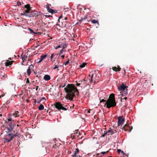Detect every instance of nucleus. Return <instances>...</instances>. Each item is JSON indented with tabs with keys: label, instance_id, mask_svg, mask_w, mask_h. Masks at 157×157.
<instances>
[{
	"label": "nucleus",
	"instance_id": "nucleus-1",
	"mask_svg": "<svg viewBox=\"0 0 157 157\" xmlns=\"http://www.w3.org/2000/svg\"><path fill=\"white\" fill-rule=\"evenodd\" d=\"M64 90L67 94L65 97V98L67 99H69L70 101L73 100V98L75 96V92L77 93L76 94L78 95L79 92L77 88L73 84H68L64 88Z\"/></svg>",
	"mask_w": 157,
	"mask_h": 157
},
{
	"label": "nucleus",
	"instance_id": "nucleus-2",
	"mask_svg": "<svg viewBox=\"0 0 157 157\" xmlns=\"http://www.w3.org/2000/svg\"><path fill=\"white\" fill-rule=\"evenodd\" d=\"M14 121L11 118H8L7 119L6 121L5 124L6 125H4L3 127L4 126H6V132L7 133H9L12 132L14 128V126L15 124L14 123Z\"/></svg>",
	"mask_w": 157,
	"mask_h": 157
},
{
	"label": "nucleus",
	"instance_id": "nucleus-3",
	"mask_svg": "<svg viewBox=\"0 0 157 157\" xmlns=\"http://www.w3.org/2000/svg\"><path fill=\"white\" fill-rule=\"evenodd\" d=\"M106 105V107L108 108H110L115 106L116 103L115 98V95L113 94H110L109 98L108 99L105 104V105Z\"/></svg>",
	"mask_w": 157,
	"mask_h": 157
},
{
	"label": "nucleus",
	"instance_id": "nucleus-4",
	"mask_svg": "<svg viewBox=\"0 0 157 157\" xmlns=\"http://www.w3.org/2000/svg\"><path fill=\"white\" fill-rule=\"evenodd\" d=\"M41 14H42L40 12H38L35 10L29 12V13H28V17H38Z\"/></svg>",
	"mask_w": 157,
	"mask_h": 157
},
{
	"label": "nucleus",
	"instance_id": "nucleus-5",
	"mask_svg": "<svg viewBox=\"0 0 157 157\" xmlns=\"http://www.w3.org/2000/svg\"><path fill=\"white\" fill-rule=\"evenodd\" d=\"M54 105L55 106V108L59 110L62 109L64 110H68L69 109L68 108H65L63 105L59 102H55L54 104Z\"/></svg>",
	"mask_w": 157,
	"mask_h": 157
},
{
	"label": "nucleus",
	"instance_id": "nucleus-6",
	"mask_svg": "<svg viewBox=\"0 0 157 157\" xmlns=\"http://www.w3.org/2000/svg\"><path fill=\"white\" fill-rule=\"evenodd\" d=\"M128 86H125L124 83H122L120 87H118V89L119 91H123V94L125 95L127 94V89Z\"/></svg>",
	"mask_w": 157,
	"mask_h": 157
},
{
	"label": "nucleus",
	"instance_id": "nucleus-7",
	"mask_svg": "<svg viewBox=\"0 0 157 157\" xmlns=\"http://www.w3.org/2000/svg\"><path fill=\"white\" fill-rule=\"evenodd\" d=\"M97 71H94L92 72V75L91 76L90 78V79H89V80L90 82H93V80H94V79H93V77L94 75L95 76L94 77V79L96 80H98L99 79V76L98 75L97 73Z\"/></svg>",
	"mask_w": 157,
	"mask_h": 157
},
{
	"label": "nucleus",
	"instance_id": "nucleus-8",
	"mask_svg": "<svg viewBox=\"0 0 157 157\" xmlns=\"http://www.w3.org/2000/svg\"><path fill=\"white\" fill-rule=\"evenodd\" d=\"M118 126L123 124L124 121V119L123 116H120L118 118Z\"/></svg>",
	"mask_w": 157,
	"mask_h": 157
},
{
	"label": "nucleus",
	"instance_id": "nucleus-9",
	"mask_svg": "<svg viewBox=\"0 0 157 157\" xmlns=\"http://www.w3.org/2000/svg\"><path fill=\"white\" fill-rule=\"evenodd\" d=\"M78 82L80 83V84H81V85H84L82 86H83V88H84V86H86L89 85V83L88 81L85 79H84L83 80L79 81Z\"/></svg>",
	"mask_w": 157,
	"mask_h": 157
},
{
	"label": "nucleus",
	"instance_id": "nucleus-10",
	"mask_svg": "<svg viewBox=\"0 0 157 157\" xmlns=\"http://www.w3.org/2000/svg\"><path fill=\"white\" fill-rule=\"evenodd\" d=\"M19 136V133L18 132H17L15 134L11 133L10 134H8L7 135V137H9V136L12 137V138L13 139V138H14V137H16V136H17V137H18L19 138H20V136Z\"/></svg>",
	"mask_w": 157,
	"mask_h": 157
},
{
	"label": "nucleus",
	"instance_id": "nucleus-11",
	"mask_svg": "<svg viewBox=\"0 0 157 157\" xmlns=\"http://www.w3.org/2000/svg\"><path fill=\"white\" fill-rule=\"evenodd\" d=\"M46 6L47 10L48 12L51 13L52 14H53L54 13H56L57 11L56 10H53L50 8L49 5H46Z\"/></svg>",
	"mask_w": 157,
	"mask_h": 157
},
{
	"label": "nucleus",
	"instance_id": "nucleus-12",
	"mask_svg": "<svg viewBox=\"0 0 157 157\" xmlns=\"http://www.w3.org/2000/svg\"><path fill=\"white\" fill-rule=\"evenodd\" d=\"M24 7L26 9L25 10L26 13H29V12L31 10V7L30 6V5L29 4H27Z\"/></svg>",
	"mask_w": 157,
	"mask_h": 157
},
{
	"label": "nucleus",
	"instance_id": "nucleus-13",
	"mask_svg": "<svg viewBox=\"0 0 157 157\" xmlns=\"http://www.w3.org/2000/svg\"><path fill=\"white\" fill-rule=\"evenodd\" d=\"M33 66L32 64L30 65L28 67V69L27 71V73L28 75H29L31 74V69H32L33 68Z\"/></svg>",
	"mask_w": 157,
	"mask_h": 157
},
{
	"label": "nucleus",
	"instance_id": "nucleus-14",
	"mask_svg": "<svg viewBox=\"0 0 157 157\" xmlns=\"http://www.w3.org/2000/svg\"><path fill=\"white\" fill-rule=\"evenodd\" d=\"M112 69L115 71H120L121 69L119 66H117V67L115 66L112 67Z\"/></svg>",
	"mask_w": 157,
	"mask_h": 157
},
{
	"label": "nucleus",
	"instance_id": "nucleus-15",
	"mask_svg": "<svg viewBox=\"0 0 157 157\" xmlns=\"http://www.w3.org/2000/svg\"><path fill=\"white\" fill-rule=\"evenodd\" d=\"M13 62V61H9L7 60V61L5 63V65L6 66H9L10 65H11Z\"/></svg>",
	"mask_w": 157,
	"mask_h": 157
},
{
	"label": "nucleus",
	"instance_id": "nucleus-16",
	"mask_svg": "<svg viewBox=\"0 0 157 157\" xmlns=\"http://www.w3.org/2000/svg\"><path fill=\"white\" fill-rule=\"evenodd\" d=\"M51 78L49 75H45L44 77V79L46 81H48Z\"/></svg>",
	"mask_w": 157,
	"mask_h": 157
},
{
	"label": "nucleus",
	"instance_id": "nucleus-17",
	"mask_svg": "<svg viewBox=\"0 0 157 157\" xmlns=\"http://www.w3.org/2000/svg\"><path fill=\"white\" fill-rule=\"evenodd\" d=\"M6 74L5 73L0 74V78L2 80H5L6 78Z\"/></svg>",
	"mask_w": 157,
	"mask_h": 157
},
{
	"label": "nucleus",
	"instance_id": "nucleus-18",
	"mask_svg": "<svg viewBox=\"0 0 157 157\" xmlns=\"http://www.w3.org/2000/svg\"><path fill=\"white\" fill-rule=\"evenodd\" d=\"M21 57L23 61H24L25 60L26 61V59L27 58V56L25 55H23V54H22L21 55Z\"/></svg>",
	"mask_w": 157,
	"mask_h": 157
},
{
	"label": "nucleus",
	"instance_id": "nucleus-19",
	"mask_svg": "<svg viewBox=\"0 0 157 157\" xmlns=\"http://www.w3.org/2000/svg\"><path fill=\"white\" fill-rule=\"evenodd\" d=\"M9 137H10V138L9 139H8L7 138H4L5 140V143H8L10 142L13 139L12 137L9 136Z\"/></svg>",
	"mask_w": 157,
	"mask_h": 157
},
{
	"label": "nucleus",
	"instance_id": "nucleus-20",
	"mask_svg": "<svg viewBox=\"0 0 157 157\" xmlns=\"http://www.w3.org/2000/svg\"><path fill=\"white\" fill-rule=\"evenodd\" d=\"M127 126H129V125L127 124H125L122 128V130H124L125 131L129 130L128 128H127L126 127Z\"/></svg>",
	"mask_w": 157,
	"mask_h": 157
},
{
	"label": "nucleus",
	"instance_id": "nucleus-21",
	"mask_svg": "<svg viewBox=\"0 0 157 157\" xmlns=\"http://www.w3.org/2000/svg\"><path fill=\"white\" fill-rule=\"evenodd\" d=\"M19 112L18 111H15L14 113H13L12 115L14 116L15 117H17L19 116Z\"/></svg>",
	"mask_w": 157,
	"mask_h": 157
},
{
	"label": "nucleus",
	"instance_id": "nucleus-22",
	"mask_svg": "<svg viewBox=\"0 0 157 157\" xmlns=\"http://www.w3.org/2000/svg\"><path fill=\"white\" fill-rule=\"evenodd\" d=\"M44 109V106L42 104H40L38 107L39 110H42Z\"/></svg>",
	"mask_w": 157,
	"mask_h": 157
},
{
	"label": "nucleus",
	"instance_id": "nucleus-23",
	"mask_svg": "<svg viewBox=\"0 0 157 157\" xmlns=\"http://www.w3.org/2000/svg\"><path fill=\"white\" fill-rule=\"evenodd\" d=\"M92 23L94 24L97 23L98 24H99V22L97 20H96L95 19H93L91 21Z\"/></svg>",
	"mask_w": 157,
	"mask_h": 157
},
{
	"label": "nucleus",
	"instance_id": "nucleus-24",
	"mask_svg": "<svg viewBox=\"0 0 157 157\" xmlns=\"http://www.w3.org/2000/svg\"><path fill=\"white\" fill-rule=\"evenodd\" d=\"M28 30L31 33H33L34 34H37L38 33H37L34 32L33 30L29 28H28Z\"/></svg>",
	"mask_w": 157,
	"mask_h": 157
},
{
	"label": "nucleus",
	"instance_id": "nucleus-25",
	"mask_svg": "<svg viewBox=\"0 0 157 157\" xmlns=\"http://www.w3.org/2000/svg\"><path fill=\"white\" fill-rule=\"evenodd\" d=\"M20 15L21 16H25L28 17V13H26L25 11L24 12V13H21Z\"/></svg>",
	"mask_w": 157,
	"mask_h": 157
},
{
	"label": "nucleus",
	"instance_id": "nucleus-26",
	"mask_svg": "<svg viewBox=\"0 0 157 157\" xmlns=\"http://www.w3.org/2000/svg\"><path fill=\"white\" fill-rule=\"evenodd\" d=\"M86 63H82L79 66L80 67H81V68H83L84 67H85V66L86 65Z\"/></svg>",
	"mask_w": 157,
	"mask_h": 157
},
{
	"label": "nucleus",
	"instance_id": "nucleus-27",
	"mask_svg": "<svg viewBox=\"0 0 157 157\" xmlns=\"http://www.w3.org/2000/svg\"><path fill=\"white\" fill-rule=\"evenodd\" d=\"M108 133H110V135H111L113 134L114 133L112 129H110L108 131Z\"/></svg>",
	"mask_w": 157,
	"mask_h": 157
},
{
	"label": "nucleus",
	"instance_id": "nucleus-28",
	"mask_svg": "<svg viewBox=\"0 0 157 157\" xmlns=\"http://www.w3.org/2000/svg\"><path fill=\"white\" fill-rule=\"evenodd\" d=\"M47 55H44L41 56H40V58L42 59V60H44L46 57Z\"/></svg>",
	"mask_w": 157,
	"mask_h": 157
},
{
	"label": "nucleus",
	"instance_id": "nucleus-29",
	"mask_svg": "<svg viewBox=\"0 0 157 157\" xmlns=\"http://www.w3.org/2000/svg\"><path fill=\"white\" fill-rule=\"evenodd\" d=\"M59 67V66L57 65H56L53 68V69H56L58 68L57 71H59V69H58V68Z\"/></svg>",
	"mask_w": 157,
	"mask_h": 157
},
{
	"label": "nucleus",
	"instance_id": "nucleus-30",
	"mask_svg": "<svg viewBox=\"0 0 157 157\" xmlns=\"http://www.w3.org/2000/svg\"><path fill=\"white\" fill-rule=\"evenodd\" d=\"M127 127H128L129 129H128L130 132L132 129V126H127Z\"/></svg>",
	"mask_w": 157,
	"mask_h": 157
},
{
	"label": "nucleus",
	"instance_id": "nucleus-31",
	"mask_svg": "<svg viewBox=\"0 0 157 157\" xmlns=\"http://www.w3.org/2000/svg\"><path fill=\"white\" fill-rule=\"evenodd\" d=\"M108 133V131H107L106 132H105L101 136V137H104L105 136L107 135V133Z\"/></svg>",
	"mask_w": 157,
	"mask_h": 157
},
{
	"label": "nucleus",
	"instance_id": "nucleus-32",
	"mask_svg": "<svg viewBox=\"0 0 157 157\" xmlns=\"http://www.w3.org/2000/svg\"><path fill=\"white\" fill-rule=\"evenodd\" d=\"M75 82L76 83V85L77 86H79L81 84H80V83L79 82V83H78L77 81H75Z\"/></svg>",
	"mask_w": 157,
	"mask_h": 157
},
{
	"label": "nucleus",
	"instance_id": "nucleus-33",
	"mask_svg": "<svg viewBox=\"0 0 157 157\" xmlns=\"http://www.w3.org/2000/svg\"><path fill=\"white\" fill-rule=\"evenodd\" d=\"M79 133V135H80V132H78V130H76L74 132L75 134H78Z\"/></svg>",
	"mask_w": 157,
	"mask_h": 157
},
{
	"label": "nucleus",
	"instance_id": "nucleus-34",
	"mask_svg": "<svg viewBox=\"0 0 157 157\" xmlns=\"http://www.w3.org/2000/svg\"><path fill=\"white\" fill-rule=\"evenodd\" d=\"M79 152V150L78 148H76L75 149V153L77 154V153Z\"/></svg>",
	"mask_w": 157,
	"mask_h": 157
},
{
	"label": "nucleus",
	"instance_id": "nucleus-35",
	"mask_svg": "<svg viewBox=\"0 0 157 157\" xmlns=\"http://www.w3.org/2000/svg\"><path fill=\"white\" fill-rule=\"evenodd\" d=\"M69 63V60H68V61H66L65 63H64L63 64L65 65H66L67 64H68Z\"/></svg>",
	"mask_w": 157,
	"mask_h": 157
},
{
	"label": "nucleus",
	"instance_id": "nucleus-36",
	"mask_svg": "<svg viewBox=\"0 0 157 157\" xmlns=\"http://www.w3.org/2000/svg\"><path fill=\"white\" fill-rule=\"evenodd\" d=\"M121 154L122 155H127V157H128V155H127L126 154H125V153L124 152V151H121Z\"/></svg>",
	"mask_w": 157,
	"mask_h": 157
},
{
	"label": "nucleus",
	"instance_id": "nucleus-37",
	"mask_svg": "<svg viewBox=\"0 0 157 157\" xmlns=\"http://www.w3.org/2000/svg\"><path fill=\"white\" fill-rule=\"evenodd\" d=\"M17 5L19 6H20L21 5V3L20 2L18 1L17 3Z\"/></svg>",
	"mask_w": 157,
	"mask_h": 157
},
{
	"label": "nucleus",
	"instance_id": "nucleus-38",
	"mask_svg": "<svg viewBox=\"0 0 157 157\" xmlns=\"http://www.w3.org/2000/svg\"><path fill=\"white\" fill-rule=\"evenodd\" d=\"M121 151H122L120 149H117V151L118 153H120L121 152Z\"/></svg>",
	"mask_w": 157,
	"mask_h": 157
},
{
	"label": "nucleus",
	"instance_id": "nucleus-39",
	"mask_svg": "<svg viewBox=\"0 0 157 157\" xmlns=\"http://www.w3.org/2000/svg\"><path fill=\"white\" fill-rule=\"evenodd\" d=\"M100 100H101L100 99ZM106 101H107L106 100H105L104 99H102L101 100H100V102L101 103V102H105V101L106 102Z\"/></svg>",
	"mask_w": 157,
	"mask_h": 157
},
{
	"label": "nucleus",
	"instance_id": "nucleus-40",
	"mask_svg": "<svg viewBox=\"0 0 157 157\" xmlns=\"http://www.w3.org/2000/svg\"><path fill=\"white\" fill-rule=\"evenodd\" d=\"M65 83L63 85H60V86H59V87L60 88V87H65Z\"/></svg>",
	"mask_w": 157,
	"mask_h": 157
},
{
	"label": "nucleus",
	"instance_id": "nucleus-41",
	"mask_svg": "<svg viewBox=\"0 0 157 157\" xmlns=\"http://www.w3.org/2000/svg\"><path fill=\"white\" fill-rule=\"evenodd\" d=\"M63 52V49H62L60 51V52L59 53V55H61V54Z\"/></svg>",
	"mask_w": 157,
	"mask_h": 157
},
{
	"label": "nucleus",
	"instance_id": "nucleus-42",
	"mask_svg": "<svg viewBox=\"0 0 157 157\" xmlns=\"http://www.w3.org/2000/svg\"><path fill=\"white\" fill-rule=\"evenodd\" d=\"M76 154H77L75 153L73 155H72V156L73 157H77Z\"/></svg>",
	"mask_w": 157,
	"mask_h": 157
},
{
	"label": "nucleus",
	"instance_id": "nucleus-43",
	"mask_svg": "<svg viewBox=\"0 0 157 157\" xmlns=\"http://www.w3.org/2000/svg\"><path fill=\"white\" fill-rule=\"evenodd\" d=\"M53 57H54V54H52L50 57L51 59H52L53 58Z\"/></svg>",
	"mask_w": 157,
	"mask_h": 157
},
{
	"label": "nucleus",
	"instance_id": "nucleus-44",
	"mask_svg": "<svg viewBox=\"0 0 157 157\" xmlns=\"http://www.w3.org/2000/svg\"><path fill=\"white\" fill-rule=\"evenodd\" d=\"M26 83H30L29 81V79L28 78H27L26 79Z\"/></svg>",
	"mask_w": 157,
	"mask_h": 157
},
{
	"label": "nucleus",
	"instance_id": "nucleus-45",
	"mask_svg": "<svg viewBox=\"0 0 157 157\" xmlns=\"http://www.w3.org/2000/svg\"><path fill=\"white\" fill-rule=\"evenodd\" d=\"M108 151H107L106 152H101V153L103 155H104L105 153L108 152Z\"/></svg>",
	"mask_w": 157,
	"mask_h": 157
},
{
	"label": "nucleus",
	"instance_id": "nucleus-46",
	"mask_svg": "<svg viewBox=\"0 0 157 157\" xmlns=\"http://www.w3.org/2000/svg\"><path fill=\"white\" fill-rule=\"evenodd\" d=\"M61 47L59 45L58 46L56 47L55 49H57L58 48H61Z\"/></svg>",
	"mask_w": 157,
	"mask_h": 157
},
{
	"label": "nucleus",
	"instance_id": "nucleus-47",
	"mask_svg": "<svg viewBox=\"0 0 157 157\" xmlns=\"http://www.w3.org/2000/svg\"><path fill=\"white\" fill-rule=\"evenodd\" d=\"M42 60H42V59L40 58V60L39 61H38L37 62V63H40Z\"/></svg>",
	"mask_w": 157,
	"mask_h": 157
},
{
	"label": "nucleus",
	"instance_id": "nucleus-48",
	"mask_svg": "<svg viewBox=\"0 0 157 157\" xmlns=\"http://www.w3.org/2000/svg\"><path fill=\"white\" fill-rule=\"evenodd\" d=\"M66 47V45H63V47H62V48H63V49H64V48H65Z\"/></svg>",
	"mask_w": 157,
	"mask_h": 157
},
{
	"label": "nucleus",
	"instance_id": "nucleus-49",
	"mask_svg": "<svg viewBox=\"0 0 157 157\" xmlns=\"http://www.w3.org/2000/svg\"><path fill=\"white\" fill-rule=\"evenodd\" d=\"M43 99H44V100H46V99H45V97H43L41 98L40 101H41Z\"/></svg>",
	"mask_w": 157,
	"mask_h": 157
},
{
	"label": "nucleus",
	"instance_id": "nucleus-50",
	"mask_svg": "<svg viewBox=\"0 0 157 157\" xmlns=\"http://www.w3.org/2000/svg\"><path fill=\"white\" fill-rule=\"evenodd\" d=\"M45 16L46 17H52V16H51V15H45Z\"/></svg>",
	"mask_w": 157,
	"mask_h": 157
},
{
	"label": "nucleus",
	"instance_id": "nucleus-51",
	"mask_svg": "<svg viewBox=\"0 0 157 157\" xmlns=\"http://www.w3.org/2000/svg\"><path fill=\"white\" fill-rule=\"evenodd\" d=\"M61 56L63 59L64 58V55H62Z\"/></svg>",
	"mask_w": 157,
	"mask_h": 157
},
{
	"label": "nucleus",
	"instance_id": "nucleus-52",
	"mask_svg": "<svg viewBox=\"0 0 157 157\" xmlns=\"http://www.w3.org/2000/svg\"><path fill=\"white\" fill-rule=\"evenodd\" d=\"M38 87H39V86H36V90H38Z\"/></svg>",
	"mask_w": 157,
	"mask_h": 157
},
{
	"label": "nucleus",
	"instance_id": "nucleus-53",
	"mask_svg": "<svg viewBox=\"0 0 157 157\" xmlns=\"http://www.w3.org/2000/svg\"><path fill=\"white\" fill-rule=\"evenodd\" d=\"M67 19V17H65L64 18V19L65 20H66Z\"/></svg>",
	"mask_w": 157,
	"mask_h": 157
},
{
	"label": "nucleus",
	"instance_id": "nucleus-54",
	"mask_svg": "<svg viewBox=\"0 0 157 157\" xmlns=\"http://www.w3.org/2000/svg\"><path fill=\"white\" fill-rule=\"evenodd\" d=\"M63 105L65 106V108H67V105Z\"/></svg>",
	"mask_w": 157,
	"mask_h": 157
},
{
	"label": "nucleus",
	"instance_id": "nucleus-55",
	"mask_svg": "<svg viewBox=\"0 0 157 157\" xmlns=\"http://www.w3.org/2000/svg\"><path fill=\"white\" fill-rule=\"evenodd\" d=\"M62 18V17L61 16H60L59 17V19L60 18Z\"/></svg>",
	"mask_w": 157,
	"mask_h": 157
},
{
	"label": "nucleus",
	"instance_id": "nucleus-56",
	"mask_svg": "<svg viewBox=\"0 0 157 157\" xmlns=\"http://www.w3.org/2000/svg\"><path fill=\"white\" fill-rule=\"evenodd\" d=\"M2 115L0 113V117H1L2 116Z\"/></svg>",
	"mask_w": 157,
	"mask_h": 157
},
{
	"label": "nucleus",
	"instance_id": "nucleus-57",
	"mask_svg": "<svg viewBox=\"0 0 157 157\" xmlns=\"http://www.w3.org/2000/svg\"><path fill=\"white\" fill-rule=\"evenodd\" d=\"M127 98L126 97H125L124 99H127Z\"/></svg>",
	"mask_w": 157,
	"mask_h": 157
},
{
	"label": "nucleus",
	"instance_id": "nucleus-58",
	"mask_svg": "<svg viewBox=\"0 0 157 157\" xmlns=\"http://www.w3.org/2000/svg\"><path fill=\"white\" fill-rule=\"evenodd\" d=\"M57 64H58L59 63V62L58 61H57Z\"/></svg>",
	"mask_w": 157,
	"mask_h": 157
},
{
	"label": "nucleus",
	"instance_id": "nucleus-59",
	"mask_svg": "<svg viewBox=\"0 0 157 157\" xmlns=\"http://www.w3.org/2000/svg\"><path fill=\"white\" fill-rule=\"evenodd\" d=\"M72 107L73 108V107ZM71 108H72V107H70V109H71Z\"/></svg>",
	"mask_w": 157,
	"mask_h": 157
},
{
	"label": "nucleus",
	"instance_id": "nucleus-60",
	"mask_svg": "<svg viewBox=\"0 0 157 157\" xmlns=\"http://www.w3.org/2000/svg\"><path fill=\"white\" fill-rule=\"evenodd\" d=\"M53 147H54V148L56 147L55 145L53 146Z\"/></svg>",
	"mask_w": 157,
	"mask_h": 157
},
{
	"label": "nucleus",
	"instance_id": "nucleus-61",
	"mask_svg": "<svg viewBox=\"0 0 157 157\" xmlns=\"http://www.w3.org/2000/svg\"><path fill=\"white\" fill-rule=\"evenodd\" d=\"M39 46V45H38V46H36V48H37V47H38V46Z\"/></svg>",
	"mask_w": 157,
	"mask_h": 157
},
{
	"label": "nucleus",
	"instance_id": "nucleus-62",
	"mask_svg": "<svg viewBox=\"0 0 157 157\" xmlns=\"http://www.w3.org/2000/svg\"><path fill=\"white\" fill-rule=\"evenodd\" d=\"M78 157H81V156H80V155H79V156H78Z\"/></svg>",
	"mask_w": 157,
	"mask_h": 157
},
{
	"label": "nucleus",
	"instance_id": "nucleus-63",
	"mask_svg": "<svg viewBox=\"0 0 157 157\" xmlns=\"http://www.w3.org/2000/svg\"><path fill=\"white\" fill-rule=\"evenodd\" d=\"M87 93V92H86V94H86H86Z\"/></svg>",
	"mask_w": 157,
	"mask_h": 157
},
{
	"label": "nucleus",
	"instance_id": "nucleus-64",
	"mask_svg": "<svg viewBox=\"0 0 157 157\" xmlns=\"http://www.w3.org/2000/svg\"><path fill=\"white\" fill-rule=\"evenodd\" d=\"M108 157H112L111 156H108Z\"/></svg>",
	"mask_w": 157,
	"mask_h": 157
}]
</instances>
